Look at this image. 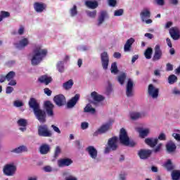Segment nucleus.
I'll return each mask as SVG.
<instances>
[{
	"mask_svg": "<svg viewBox=\"0 0 180 180\" xmlns=\"http://www.w3.org/2000/svg\"><path fill=\"white\" fill-rule=\"evenodd\" d=\"M44 110L41 109L40 107L35 111H34V115L40 123H46L47 119V115L50 117L54 116V105L51 103V101H47L44 102Z\"/></svg>",
	"mask_w": 180,
	"mask_h": 180,
	"instance_id": "obj_1",
	"label": "nucleus"
},
{
	"mask_svg": "<svg viewBox=\"0 0 180 180\" xmlns=\"http://www.w3.org/2000/svg\"><path fill=\"white\" fill-rule=\"evenodd\" d=\"M47 56V49H43L41 47L38 46L33 51V56L31 59L32 65H39L43 58Z\"/></svg>",
	"mask_w": 180,
	"mask_h": 180,
	"instance_id": "obj_2",
	"label": "nucleus"
},
{
	"mask_svg": "<svg viewBox=\"0 0 180 180\" xmlns=\"http://www.w3.org/2000/svg\"><path fill=\"white\" fill-rule=\"evenodd\" d=\"M119 141L120 144H122V146L129 147H134V146H136V143H134V141H130V138H129L127 131L124 128H122L120 131Z\"/></svg>",
	"mask_w": 180,
	"mask_h": 180,
	"instance_id": "obj_3",
	"label": "nucleus"
},
{
	"mask_svg": "<svg viewBox=\"0 0 180 180\" xmlns=\"http://www.w3.org/2000/svg\"><path fill=\"white\" fill-rule=\"evenodd\" d=\"M118 140L119 138H117V136H112L109 139L108 141V146L105 148L104 153L105 154H109L110 151H116L119 148V146L117 145Z\"/></svg>",
	"mask_w": 180,
	"mask_h": 180,
	"instance_id": "obj_4",
	"label": "nucleus"
},
{
	"mask_svg": "<svg viewBox=\"0 0 180 180\" xmlns=\"http://www.w3.org/2000/svg\"><path fill=\"white\" fill-rule=\"evenodd\" d=\"M38 136L40 137H52L53 132L49 128V125L42 124L38 126Z\"/></svg>",
	"mask_w": 180,
	"mask_h": 180,
	"instance_id": "obj_5",
	"label": "nucleus"
},
{
	"mask_svg": "<svg viewBox=\"0 0 180 180\" xmlns=\"http://www.w3.org/2000/svg\"><path fill=\"white\" fill-rule=\"evenodd\" d=\"M3 172L4 175L7 176H12L15 175V172H16V166L13 164L6 165L3 169Z\"/></svg>",
	"mask_w": 180,
	"mask_h": 180,
	"instance_id": "obj_6",
	"label": "nucleus"
},
{
	"mask_svg": "<svg viewBox=\"0 0 180 180\" xmlns=\"http://www.w3.org/2000/svg\"><path fill=\"white\" fill-rule=\"evenodd\" d=\"M148 93L149 96H151L153 99H157L160 94V89L155 88L153 84H149L148 89Z\"/></svg>",
	"mask_w": 180,
	"mask_h": 180,
	"instance_id": "obj_7",
	"label": "nucleus"
},
{
	"mask_svg": "<svg viewBox=\"0 0 180 180\" xmlns=\"http://www.w3.org/2000/svg\"><path fill=\"white\" fill-rule=\"evenodd\" d=\"M53 101L57 106H64L67 102V100L65 99V96H64V95L58 94L54 96Z\"/></svg>",
	"mask_w": 180,
	"mask_h": 180,
	"instance_id": "obj_8",
	"label": "nucleus"
},
{
	"mask_svg": "<svg viewBox=\"0 0 180 180\" xmlns=\"http://www.w3.org/2000/svg\"><path fill=\"white\" fill-rule=\"evenodd\" d=\"M101 64L103 70H108L109 66V55L108 52H103L101 54Z\"/></svg>",
	"mask_w": 180,
	"mask_h": 180,
	"instance_id": "obj_9",
	"label": "nucleus"
},
{
	"mask_svg": "<svg viewBox=\"0 0 180 180\" xmlns=\"http://www.w3.org/2000/svg\"><path fill=\"white\" fill-rule=\"evenodd\" d=\"M162 57V51L161 50V46L160 45H156L155 46V53L152 58V61H159Z\"/></svg>",
	"mask_w": 180,
	"mask_h": 180,
	"instance_id": "obj_10",
	"label": "nucleus"
},
{
	"mask_svg": "<svg viewBox=\"0 0 180 180\" xmlns=\"http://www.w3.org/2000/svg\"><path fill=\"white\" fill-rule=\"evenodd\" d=\"M110 129V123L103 124L97 131H96L93 134V136L94 137H96V136H99V134H103V133H106V131H108V130H109Z\"/></svg>",
	"mask_w": 180,
	"mask_h": 180,
	"instance_id": "obj_11",
	"label": "nucleus"
},
{
	"mask_svg": "<svg viewBox=\"0 0 180 180\" xmlns=\"http://www.w3.org/2000/svg\"><path fill=\"white\" fill-rule=\"evenodd\" d=\"M91 96L93 99V102L91 103H94L95 105L96 103H99V102H102L103 101H105V97L103 96L98 94L96 91H93L91 93Z\"/></svg>",
	"mask_w": 180,
	"mask_h": 180,
	"instance_id": "obj_12",
	"label": "nucleus"
},
{
	"mask_svg": "<svg viewBox=\"0 0 180 180\" xmlns=\"http://www.w3.org/2000/svg\"><path fill=\"white\" fill-rule=\"evenodd\" d=\"M133 86H134V83L131 79H129L127 83L126 87V95L128 98L133 96Z\"/></svg>",
	"mask_w": 180,
	"mask_h": 180,
	"instance_id": "obj_13",
	"label": "nucleus"
},
{
	"mask_svg": "<svg viewBox=\"0 0 180 180\" xmlns=\"http://www.w3.org/2000/svg\"><path fill=\"white\" fill-rule=\"evenodd\" d=\"M169 34L173 40H179L180 39L179 29L176 27H173L169 29Z\"/></svg>",
	"mask_w": 180,
	"mask_h": 180,
	"instance_id": "obj_14",
	"label": "nucleus"
},
{
	"mask_svg": "<svg viewBox=\"0 0 180 180\" xmlns=\"http://www.w3.org/2000/svg\"><path fill=\"white\" fill-rule=\"evenodd\" d=\"M46 8H47V5L44 3L35 2L34 4V9L37 13H41V12L46 11Z\"/></svg>",
	"mask_w": 180,
	"mask_h": 180,
	"instance_id": "obj_15",
	"label": "nucleus"
},
{
	"mask_svg": "<svg viewBox=\"0 0 180 180\" xmlns=\"http://www.w3.org/2000/svg\"><path fill=\"white\" fill-rule=\"evenodd\" d=\"M78 101H79V94H76L74 97L68 101L67 108L68 109L74 108V106L77 105Z\"/></svg>",
	"mask_w": 180,
	"mask_h": 180,
	"instance_id": "obj_16",
	"label": "nucleus"
},
{
	"mask_svg": "<svg viewBox=\"0 0 180 180\" xmlns=\"http://www.w3.org/2000/svg\"><path fill=\"white\" fill-rule=\"evenodd\" d=\"M151 154H153V150L150 149H141L138 153L140 158H148Z\"/></svg>",
	"mask_w": 180,
	"mask_h": 180,
	"instance_id": "obj_17",
	"label": "nucleus"
},
{
	"mask_svg": "<svg viewBox=\"0 0 180 180\" xmlns=\"http://www.w3.org/2000/svg\"><path fill=\"white\" fill-rule=\"evenodd\" d=\"M166 150L169 154H174V153L176 151V145L174 141H169L166 144Z\"/></svg>",
	"mask_w": 180,
	"mask_h": 180,
	"instance_id": "obj_18",
	"label": "nucleus"
},
{
	"mask_svg": "<svg viewBox=\"0 0 180 180\" xmlns=\"http://www.w3.org/2000/svg\"><path fill=\"white\" fill-rule=\"evenodd\" d=\"M28 105L30 108V109L33 110V112L35 110H37V109H39L40 108V104L37 103V100L34 98H31L28 102Z\"/></svg>",
	"mask_w": 180,
	"mask_h": 180,
	"instance_id": "obj_19",
	"label": "nucleus"
},
{
	"mask_svg": "<svg viewBox=\"0 0 180 180\" xmlns=\"http://www.w3.org/2000/svg\"><path fill=\"white\" fill-rule=\"evenodd\" d=\"M52 81L53 78L49 77L47 75H42L38 78V82H40V84H44L45 85H49Z\"/></svg>",
	"mask_w": 180,
	"mask_h": 180,
	"instance_id": "obj_20",
	"label": "nucleus"
},
{
	"mask_svg": "<svg viewBox=\"0 0 180 180\" xmlns=\"http://www.w3.org/2000/svg\"><path fill=\"white\" fill-rule=\"evenodd\" d=\"M145 143L147 144V146L151 147V148H154V147L158 144V139L146 138L145 139Z\"/></svg>",
	"mask_w": 180,
	"mask_h": 180,
	"instance_id": "obj_21",
	"label": "nucleus"
},
{
	"mask_svg": "<svg viewBox=\"0 0 180 180\" xmlns=\"http://www.w3.org/2000/svg\"><path fill=\"white\" fill-rule=\"evenodd\" d=\"M86 150L89 153L91 158H96L98 157V150L95 147L90 146L86 148Z\"/></svg>",
	"mask_w": 180,
	"mask_h": 180,
	"instance_id": "obj_22",
	"label": "nucleus"
},
{
	"mask_svg": "<svg viewBox=\"0 0 180 180\" xmlns=\"http://www.w3.org/2000/svg\"><path fill=\"white\" fill-rule=\"evenodd\" d=\"M140 16L142 22H146V19H150L151 17V12L148 9H144L141 12Z\"/></svg>",
	"mask_w": 180,
	"mask_h": 180,
	"instance_id": "obj_23",
	"label": "nucleus"
},
{
	"mask_svg": "<svg viewBox=\"0 0 180 180\" xmlns=\"http://www.w3.org/2000/svg\"><path fill=\"white\" fill-rule=\"evenodd\" d=\"M72 164L71 159H61L58 161V167H68Z\"/></svg>",
	"mask_w": 180,
	"mask_h": 180,
	"instance_id": "obj_24",
	"label": "nucleus"
},
{
	"mask_svg": "<svg viewBox=\"0 0 180 180\" xmlns=\"http://www.w3.org/2000/svg\"><path fill=\"white\" fill-rule=\"evenodd\" d=\"M163 167L167 171H174V169H175V165L172 163V161L169 159L163 165Z\"/></svg>",
	"mask_w": 180,
	"mask_h": 180,
	"instance_id": "obj_25",
	"label": "nucleus"
},
{
	"mask_svg": "<svg viewBox=\"0 0 180 180\" xmlns=\"http://www.w3.org/2000/svg\"><path fill=\"white\" fill-rule=\"evenodd\" d=\"M135 40L134 38H130L127 40V42L124 44V51H130L131 50V46H133V43H134Z\"/></svg>",
	"mask_w": 180,
	"mask_h": 180,
	"instance_id": "obj_26",
	"label": "nucleus"
},
{
	"mask_svg": "<svg viewBox=\"0 0 180 180\" xmlns=\"http://www.w3.org/2000/svg\"><path fill=\"white\" fill-rule=\"evenodd\" d=\"M108 15V13L105 11H102L100 12V15L98 19V26H101L103 22H105V18Z\"/></svg>",
	"mask_w": 180,
	"mask_h": 180,
	"instance_id": "obj_27",
	"label": "nucleus"
},
{
	"mask_svg": "<svg viewBox=\"0 0 180 180\" xmlns=\"http://www.w3.org/2000/svg\"><path fill=\"white\" fill-rule=\"evenodd\" d=\"M137 131L139 133V136L141 139H144L145 137H147L148 134H150V129H143V128H138Z\"/></svg>",
	"mask_w": 180,
	"mask_h": 180,
	"instance_id": "obj_28",
	"label": "nucleus"
},
{
	"mask_svg": "<svg viewBox=\"0 0 180 180\" xmlns=\"http://www.w3.org/2000/svg\"><path fill=\"white\" fill-rule=\"evenodd\" d=\"M27 151V148L25 146H20L11 150V153H15V154H20V153H26Z\"/></svg>",
	"mask_w": 180,
	"mask_h": 180,
	"instance_id": "obj_29",
	"label": "nucleus"
},
{
	"mask_svg": "<svg viewBox=\"0 0 180 180\" xmlns=\"http://www.w3.org/2000/svg\"><path fill=\"white\" fill-rule=\"evenodd\" d=\"M28 44H29V39H27V38H24L19 41V44H18L17 48L25 49V47H26V46H27Z\"/></svg>",
	"mask_w": 180,
	"mask_h": 180,
	"instance_id": "obj_30",
	"label": "nucleus"
},
{
	"mask_svg": "<svg viewBox=\"0 0 180 180\" xmlns=\"http://www.w3.org/2000/svg\"><path fill=\"white\" fill-rule=\"evenodd\" d=\"M39 151L41 154H48L50 151V146L48 144H42L39 148Z\"/></svg>",
	"mask_w": 180,
	"mask_h": 180,
	"instance_id": "obj_31",
	"label": "nucleus"
},
{
	"mask_svg": "<svg viewBox=\"0 0 180 180\" xmlns=\"http://www.w3.org/2000/svg\"><path fill=\"white\" fill-rule=\"evenodd\" d=\"M85 5L87 8H89V9H96L98 4V1H85Z\"/></svg>",
	"mask_w": 180,
	"mask_h": 180,
	"instance_id": "obj_32",
	"label": "nucleus"
},
{
	"mask_svg": "<svg viewBox=\"0 0 180 180\" xmlns=\"http://www.w3.org/2000/svg\"><path fill=\"white\" fill-rule=\"evenodd\" d=\"M74 85V81L72 79H70L68 82L63 83V88L65 89V91H68L72 88Z\"/></svg>",
	"mask_w": 180,
	"mask_h": 180,
	"instance_id": "obj_33",
	"label": "nucleus"
},
{
	"mask_svg": "<svg viewBox=\"0 0 180 180\" xmlns=\"http://www.w3.org/2000/svg\"><path fill=\"white\" fill-rule=\"evenodd\" d=\"M85 113H92L93 115L96 112L95 108H92L91 105L88 104L84 109Z\"/></svg>",
	"mask_w": 180,
	"mask_h": 180,
	"instance_id": "obj_34",
	"label": "nucleus"
},
{
	"mask_svg": "<svg viewBox=\"0 0 180 180\" xmlns=\"http://www.w3.org/2000/svg\"><path fill=\"white\" fill-rule=\"evenodd\" d=\"M130 117L131 120H137V119L143 117V115H141L140 112H133L130 113Z\"/></svg>",
	"mask_w": 180,
	"mask_h": 180,
	"instance_id": "obj_35",
	"label": "nucleus"
},
{
	"mask_svg": "<svg viewBox=\"0 0 180 180\" xmlns=\"http://www.w3.org/2000/svg\"><path fill=\"white\" fill-rule=\"evenodd\" d=\"M172 179L179 180L180 179V170H173L172 172Z\"/></svg>",
	"mask_w": 180,
	"mask_h": 180,
	"instance_id": "obj_36",
	"label": "nucleus"
},
{
	"mask_svg": "<svg viewBox=\"0 0 180 180\" xmlns=\"http://www.w3.org/2000/svg\"><path fill=\"white\" fill-rule=\"evenodd\" d=\"M56 68L59 72H60V73L64 72V71H65L64 62H63V61L58 62V63L56 65Z\"/></svg>",
	"mask_w": 180,
	"mask_h": 180,
	"instance_id": "obj_37",
	"label": "nucleus"
},
{
	"mask_svg": "<svg viewBox=\"0 0 180 180\" xmlns=\"http://www.w3.org/2000/svg\"><path fill=\"white\" fill-rule=\"evenodd\" d=\"M144 56L147 60H150L153 56V49L148 48L144 52Z\"/></svg>",
	"mask_w": 180,
	"mask_h": 180,
	"instance_id": "obj_38",
	"label": "nucleus"
},
{
	"mask_svg": "<svg viewBox=\"0 0 180 180\" xmlns=\"http://www.w3.org/2000/svg\"><path fill=\"white\" fill-rule=\"evenodd\" d=\"M178 81V77L175 75H171L168 77V82L170 85L175 84Z\"/></svg>",
	"mask_w": 180,
	"mask_h": 180,
	"instance_id": "obj_39",
	"label": "nucleus"
},
{
	"mask_svg": "<svg viewBox=\"0 0 180 180\" xmlns=\"http://www.w3.org/2000/svg\"><path fill=\"white\" fill-rule=\"evenodd\" d=\"M110 70L112 74L116 75L117 72H119V69H117V63L116 62L112 63Z\"/></svg>",
	"mask_w": 180,
	"mask_h": 180,
	"instance_id": "obj_40",
	"label": "nucleus"
},
{
	"mask_svg": "<svg viewBox=\"0 0 180 180\" xmlns=\"http://www.w3.org/2000/svg\"><path fill=\"white\" fill-rule=\"evenodd\" d=\"M17 123L20 127H26L27 126V121L23 118L18 120Z\"/></svg>",
	"mask_w": 180,
	"mask_h": 180,
	"instance_id": "obj_41",
	"label": "nucleus"
},
{
	"mask_svg": "<svg viewBox=\"0 0 180 180\" xmlns=\"http://www.w3.org/2000/svg\"><path fill=\"white\" fill-rule=\"evenodd\" d=\"M70 15L74 18V16H77L78 15V11L77 10V6L74 5L72 8L70 10Z\"/></svg>",
	"mask_w": 180,
	"mask_h": 180,
	"instance_id": "obj_42",
	"label": "nucleus"
},
{
	"mask_svg": "<svg viewBox=\"0 0 180 180\" xmlns=\"http://www.w3.org/2000/svg\"><path fill=\"white\" fill-rule=\"evenodd\" d=\"M11 13L8 11H1L0 22H2L5 18H9Z\"/></svg>",
	"mask_w": 180,
	"mask_h": 180,
	"instance_id": "obj_43",
	"label": "nucleus"
},
{
	"mask_svg": "<svg viewBox=\"0 0 180 180\" xmlns=\"http://www.w3.org/2000/svg\"><path fill=\"white\" fill-rule=\"evenodd\" d=\"M117 81L120 83L121 85H123L124 84V81H126V74L122 73L118 76Z\"/></svg>",
	"mask_w": 180,
	"mask_h": 180,
	"instance_id": "obj_44",
	"label": "nucleus"
},
{
	"mask_svg": "<svg viewBox=\"0 0 180 180\" xmlns=\"http://www.w3.org/2000/svg\"><path fill=\"white\" fill-rule=\"evenodd\" d=\"M15 75H16V74L15 73V72L11 71L6 75V78L7 81H11V80L13 79V78H15Z\"/></svg>",
	"mask_w": 180,
	"mask_h": 180,
	"instance_id": "obj_45",
	"label": "nucleus"
},
{
	"mask_svg": "<svg viewBox=\"0 0 180 180\" xmlns=\"http://www.w3.org/2000/svg\"><path fill=\"white\" fill-rule=\"evenodd\" d=\"M61 154V148H60V146H56V149H55V152H54V158H57V157H58V155H60Z\"/></svg>",
	"mask_w": 180,
	"mask_h": 180,
	"instance_id": "obj_46",
	"label": "nucleus"
},
{
	"mask_svg": "<svg viewBox=\"0 0 180 180\" xmlns=\"http://www.w3.org/2000/svg\"><path fill=\"white\" fill-rule=\"evenodd\" d=\"M162 150V143H159L154 149L153 153H160Z\"/></svg>",
	"mask_w": 180,
	"mask_h": 180,
	"instance_id": "obj_47",
	"label": "nucleus"
},
{
	"mask_svg": "<svg viewBox=\"0 0 180 180\" xmlns=\"http://www.w3.org/2000/svg\"><path fill=\"white\" fill-rule=\"evenodd\" d=\"M87 15H89V18H96V10H94L93 11H87Z\"/></svg>",
	"mask_w": 180,
	"mask_h": 180,
	"instance_id": "obj_48",
	"label": "nucleus"
},
{
	"mask_svg": "<svg viewBox=\"0 0 180 180\" xmlns=\"http://www.w3.org/2000/svg\"><path fill=\"white\" fill-rule=\"evenodd\" d=\"M123 13H124V11L122 8L119 10H116L114 12V16H122V15H123Z\"/></svg>",
	"mask_w": 180,
	"mask_h": 180,
	"instance_id": "obj_49",
	"label": "nucleus"
},
{
	"mask_svg": "<svg viewBox=\"0 0 180 180\" xmlns=\"http://www.w3.org/2000/svg\"><path fill=\"white\" fill-rule=\"evenodd\" d=\"M117 4V1L116 0H108V5L110 6H112V8H115L116 5Z\"/></svg>",
	"mask_w": 180,
	"mask_h": 180,
	"instance_id": "obj_50",
	"label": "nucleus"
},
{
	"mask_svg": "<svg viewBox=\"0 0 180 180\" xmlns=\"http://www.w3.org/2000/svg\"><path fill=\"white\" fill-rule=\"evenodd\" d=\"M75 147H76L77 150H81L82 146H81V141H79V140H76L75 141Z\"/></svg>",
	"mask_w": 180,
	"mask_h": 180,
	"instance_id": "obj_51",
	"label": "nucleus"
},
{
	"mask_svg": "<svg viewBox=\"0 0 180 180\" xmlns=\"http://www.w3.org/2000/svg\"><path fill=\"white\" fill-rule=\"evenodd\" d=\"M44 92L46 95H47V96H51V94H53V91L49 88H45L44 89Z\"/></svg>",
	"mask_w": 180,
	"mask_h": 180,
	"instance_id": "obj_52",
	"label": "nucleus"
},
{
	"mask_svg": "<svg viewBox=\"0 0 180 180\" xmlns=\"http://www.w3.org/2000/svg\"><path fill=\"white\" fill-rule=\"evenodd\" d=\"M158 140H160V141H165V140H167V136H165V134H164V133H161L160 135H159V136H158Z\"/></svg>",
	"mask_w": 180,
	"mask_h": 180,
	"instance_id": "obj_53",
	"label": "nucleus"
},
{
	"mask_svg": "<svg viewBox=\"0 0 180 180\" xmlns=\"http://www.w3.org/2000/svg\"><path fill=\"white\" fill-rule=\"evenodd\" d=\"M81 127L82 130H86V129H88L89 127V124L88 122H82Z\"/></svg>",
	"mask_w": 180,
	"mask_h": 180,
	"instance_id": "obj_54",
	"label": "nucleus"
},
{
	"mask_svg": "<svg viewBox=\"0 0 180 180\" xmlns=\"http://www.w3.org/2000/svg\"><path fill=\"white\" fill-rule=\"evenodd\" d=\"M51 127L56 133H58V134H61V131L60 130V128L58 127H56V125H51Z\"/></svg>",
	"mask_w": 180,
	"mask_h": 180,
	"instance_id": "obj_55",
	"label": "nucleus"
},
{
	"mask_svg": "<svg viewBox=\"0 0 180 180\" xmlns=\"http://www.w3.org/2000/svg\"><path fill=\"white\" fill-rule=\"evenodd\" d=\"M14 105L16 107V108H20L23 105V103L21 102V101H15L14 102Z\"/></svg>",
	"mask_w": 180,
	"mask_h": 180,
	"instance_id": "obj_56",
	"label": "nucleus"
},
{
	"mask_svg": "<svg viewBox=\"0 0 180 180\" xmlns=\"http://www.w3.org/2000/svg\"><path fill=\"white\" fill-rule=\"evenodd\" d=\"M172 70H174V66L171 63H167L166 65V70L172 71Z\"/></svg>",
	"mask_w": 180,
	"mask_h": 180,
	"instance_id": "obj_57",
	"label": "nucleus"
},
{
	"mask_svg": "<svg viewBox=\"0 0 180 180\" xmlns=\"http://www.w3.org/2000/svg\"><path fill=\"white\" fill-rule=\"evenodd\" d=\"M6 94H12L13 92V87L12 86H7L6 89Z\"/></svg>",
	"mask_w": 180,
	"mask_h": 180,
	"instance_id": "obj_58",
	"label": "nucleus"
},
{
	"mask_svg": "<svg viewBox=\"0 0 180 180\" xmlns=\"http://www.w3.org/2000/svg\"><path fill=\"white\" fill-rule=\"evenodd\" d=\"M44 171H45V172H51V171H53V169L50 166H45L44 167Z\"/></svg>",
	"mask_w": 180,
	"mask_h": 180,
	"instance_id": "obj_59",
	"label": "nucleus"
},
{
	"mask_svg": "<svg viewBox=\"0 0 180 180\" xmlns=\"http://www.w3.org/2000/svg\"><path fill=\"white\" fill-rule=\"evenodd\" d=\"M156 4L160 5V6H164V5H165V1L164 0H156Z\"/></svg>",
	"mask_w": 180,
	"mask_h": 180,
	"instance_id": "obj_60",
	"label": "nucleus"
},
{
	"mask_svg": "<svg viewBox=\"0 0 180 180\" xmlns=\"http://www.w3.org/2000/svg\"><path fill=\"white\" fill-rule=\"evenodd\" d=\"M25 33V27L23 26H20L18 30V34L22 35Z\"/></svg>",
	"mask_w": 180,
	"mask_h": 180,
	"instance_id": "obj_61",
	"label": "nucleus"
},
{
	"mask_svg": "<svg viewBox=\"0 0 180 180\" xmlns=\"http://www.w3.org/2000/svg\"><path fill=\"white\" fill-rule=\"evenodd\" d=\"M172 136L174 137L175 140H177V141H180V134L174 133Z\"/></svg>",
	"mask_w": 180,
	"mask_h": 180,
	"instance_id": "obj_62",
	"label": "nucleus"
},
{
	"mask_svg": "<svg viewBox=\"0 0 180 180\" xmlns=\"http://www.w3.org/2000/svg\"><path fill=\"white\" fill-rule=\"evenodd\" d=\"M113 57L115 58H120L122 57V54L119 52H115L113 54Z\"/></svg>",
	"mask_w": 180,
	"mask_h": 180,
	"instance_id": "obj_63",
	"label": "nucleus"
},
{
	"mask_svg": "<svg viewBox=\"0 0 180 180\" xmlns=\"http://www.w3.org/2000/svg\"><path fill=\"white\" fill-rule=\"evenodd\" d=\"M126 175H127L126 173L120 174V180H126Z\"/></svg>",
	"mask_w": 180,
	"mask_h": 180,
	"instance_id": "obj_64",
	"label": "nucleus"
}]
</instances>
